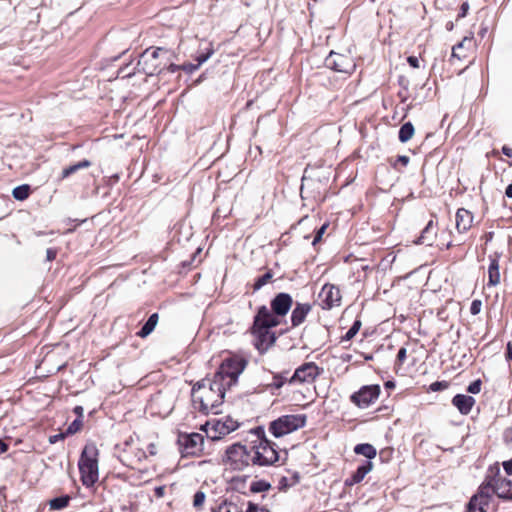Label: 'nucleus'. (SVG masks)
<instances>
[{
    "label": "nucleus",
    "mask_w": 512,
    "mask_h": 512,
    "mask_svg": "<svg viewBox=\"0 0 512 512\" xmlns=\"http://www.w3.org/2000/svg\"><path fill=\"white\" fill-rule=\"evenodd\" d=\"M280 320H276L270 315V310L265 305L257 308L253 319L251 333L256 338L255 347L260 353H265L277 340L276 334L270 329L278 326Z\"/></svg>",
    "instance_id": "nucleus-1"
},
{
    "label": "nucleus",
    "mask_w": 512,
    "mask_h": 512,
    "mask_svg": "<svg viewBox=\"0 0 512 512\" xmlns=\"http://www.w3.org/2000/svg\"><path fill=\"white\" fill-rule=\"evenodd\" d=\"M328 181L329 177L325 176L321 171H310L306 168L301 179L300 194L302 199L323 202L328 189Z\"/></svg>",
    "instance_id": "nucleus-2"
},
{
    "label": "nucleus",
    "mask_w": 512,
    "mask_h": 512,
    "mask_svg": "<svg viewBox=\"0 0 512 512\" xmlns=\"http://www.w3.org/2000/svg\"><path fill=\"white\" fill-rule=\"evenodd\" d=\"M99 450L94 442H88L80 455L78 468L82 484L89 488L94 486L99 478Z\"/></svg>",
    "instance_id": "nucleus-3"
},
{
    "label": "nucleus",
    "mask_w": 512,
    "mask_h": 512,
    "mask_svg": "<svg viewBox=\"0 0 512 512\" xmlns=\"http://www.w3.org/2000/svg\"><path fill=\"white\" fill-rule=\"evenodd\" d=\"M202 389H205V379L198 381L192 387L191 397L194 406L204 415L209 413L218 414L224 398L220 394L211 392V390L201 392Z\"/></svg>",
    "instance_id": "nucleus-4"
},
{
    "label": "nucleus",
    "mask_w": 512,
    "mask_h": 512,
    "mask_svg": "<svg viewBox=\"0 0 512 512\" xmlns=\"http://www.w3.org/2000/svg\"><path fill=\"white\" fill-rule=\"evenodd\" d=\"M252 444L234 443L227 447L223 463L232 470L242 471L249 465H254Z\"/></svg>",
    "instance_id": "nucleus-5"
},
{
    "label": "nucleus",
    "mask_w": 512,
    "mask_h": 512,
    "mask_svg": "<svg viewBox=\"0 0 512 512\" xmlns=\"http://www.w3.org/2000/svg\"><path fill=\"white\" fill-rule=\"evenodd\" d=\"M306 419L305 414L283 415L270 423L269 431L274 437L280 438L303 428L306 424Z\"/></svg>",
    "instance_id": "nucleus-6"
},
{
    "label": "nucleus",
    "mask_w": 512,
    "mask_h": 512,
    "mask_svg": "<svg viewBox=\"0 0 512 512\" xmlns=\"http://www.w3.org/2000/svg\"><path fill=\"white\" fill-rule=\"evenodd\" d=\"M160 53H167V50L160 47L146 49L139 57L136 70L147 76L161 74L163 68L161 67L162 62L159 60Z\"/></svg>",
    "instance_id": "nucleus-7"
},
{
    "label": "nucleus",
    "mask_w": 512,
    "mask_h": 512,
    "mask_svg": "<svg viewBox=\"0 0 512 512\" xmlns=\"http://www.w3.org/2000/svg\"><path fill=\"white\" fill-rule=\"evenodd\" d=\"M276 444L268 439H261L256 444H252L254 465L257 466H270L279 460V454L275 449Z\"/></svg>",
    "instance_id": "nucleus-8"
},
{
    "label": "nucleus",
    "mask_w": 512,
    "mask_h": 512,
    "mask_svg": "<svg viewBox=\"0 0 512 512\" xmlns=\"http://www.w3.org/2000/svg\"><path fill=\"white\" fill-rule=\"evenodd\" d=\"M246 362L238 358H228L222 362L217 370L218 378H222L228 388L235 385L239 375L243 372Z\"/></svg>",
    "instance_id": "nucleus-9"
},
{
    "label": "nucleus",
    "mask_w": 512,
    "mask_h": 512,
    "mask_svg": "<svg viewBox=\"0 0 512 512\" xmlns=\"http://www.w3.org/2000/svg\"><path fill=\"white\" fill-rule=\"evenodd\" d=\"M178 444L182 457L199 456L203 451L204 437L200 433H180Z\"/></svg>",
    "instance_id": "nucleus-10"
},
{
    "label": "nucleus",
    "mask_w": 512,
    "mask_h": 512,
    "mask_svg": "<svg viewBox=\"0 0 512 512\" xmlns=\"http://www.w3.org/2000/svg\"><path fill=\"white\" fill-rule=\"evenodd\" d=\"M322 368H319L314 362H306L300 365L289 377L288 384H311L321 374Z\"/></svg>",
    "instance_id": "nucleus-11"
},
{
    "label": "nucleus",
    "mask_w": 512,
    "mask_h": 512,
    "mask_svg": "<svg viewBox=\"0 0 512 512\" xmlns=\"http://www.w3.org/2000/svg\"><path fill=\"white\" fill-rule=\"evenodd\" d=\"M380 395L379 385H367L350 396V400L359 408H367L373 404Z\"/></svg>",
    "instance_id": "nucleus-12"
},
{
    "label": "nucleus",
    "mask_w": 512,
    "mask_h": 512,
    "mask_svg": "<svg viewBox=\"0 0 512 512\" xmlns=\"http://www.w3.org/2000/svg\"><path fill=\"white\" fill-rule=\"evenodd\" d=\"M319 299L320 306L324 310H330L333 307L340 306L342 299L340 289L333 284L327 283L322 287L319 293Z\"/></svg>",
    "instance_id": "nucleus-13"
},
{
    "label": "nucleus",
    "mask_w": 512,
    "mask_h": 512,
    "mask_svg": "<svg viewBox=\"0 0 512 512\" xmlns=\"http://www.w3.org/2000/svg\"><path fill=\"white\" fill-rule=\"evenodd\" d=\"M293 305V298L290 294L280 292L270 302V315L276 320L287 315Z\"/></svg>",
    "instance_id": "nucleus-14"
},
{
    "label": "nucleus",
    "mask_w": 512,
    "mask_h": 512,
    "mask_svg": "<svg viewBox=\"0 0 512 512\" xmlns=\"http://www.w3.org/2000/svg\"><path fill=\"white\" fill-rule=\"evenodd\" d=\"M325 66L333 71L350 73L354 69L352 60L343 54L331 51L325 59Z\"/></svg>",
    "instance_id": "nucleus-15"
},
{
    "label": "nucleus",
    "mask_w": 512,
    "mask_h": 512,
    "mask_svg": "<svg viewBox=\"0 0 512 512\" xmlns=\"http://www.w3.org/2000/svg\"><path fill=\"white\" fill-rule=\"evenodd\" d=\"M494 477L495 494L501 499L512 500V478L507 479L502 477L498 467L495 468Z\"/></svg>",
    "instance_id": "nucleus-16"
},
{
    "label": "nucleus",
    "mask_w": 512,
    "mask_h": 512,
    "mask_svg": "<svg viewBox=\"0 0 512 512\" xmlns=\"http://www.w3.org/2000/svg\"><path fill=\"white\" fill-rule=\"evenodd\" d=\"M491 475H487L485 481L480 485L478 492L474 495L479 498L481 504L489 505L492 493H495V477L491 469Z\"/></svg>",
    "instance_id": "nucleus-17"
},
{
    "label": "nucleus",
    "mask_w": 512,
    "mask_h": 512,
    "mask_svg": "<svg viewBox=\"0 0 512 512\" xmlns=\"http://www.w3.org/2000/svg\"><path fill=\"white\" fill-rule=\"evenodd\" d=\"M312 310L310 303L296 302L294 309L291 313V325L292 327L300 326L306 319L307 315Z\"/></svg>",
    "instance_id": "nucleus-18"
},
{
    "label": "nucleus",
    "mask_w": 512,
    "mask_h": 512,
    "mask_svg": "<svg viewBox=\"0 0 512 512\" xmlns=\"http://www.w3.org/2000/svg\"><path fill=\"white\" fill-rule=\"evenodd\" d=\"M373 464L371 461H363L355 472L351 474L349 478L345 480L346 486H354L358 483H360L364 477L372 470Z\"/></svg>",
    "instance_id": "nucleus-19"
},
{
    "label": "nucleus",
    "mask_w": 512,
    "mask_h": 512,
    "mask_svg": "<svg viewBox=\"0 0 512 512\" xmlns=\"http://www.w3.org/2000/svg\"><path fill=\"white\" fill-rule=\"evenodd\" d=\"M475 399L472 396L465 394H457L452 398V405L455 406L462 415H468L474 404Z\"/></svg>",
    "instance_id": "nucleus-20"
},
{
    "label": "nucleus",
    "mask_w": 512,
    "mask_h": 512,
    "mask_svg": "<svg viewBox=\"0 0 512 512\" xmlns=\"http://www.w3.org/2000/svg\"><path fill=\"white\" fill-rule=\"evenodd\" d=\"M473 214L465 209L459 208L456 212V229L459 233H466L472 226Z\"/></svg>",
    "instance_id": "nucleus-21"
},
{
    "label": "nucleus",
    "mask_w": 512,
    "mask_h": 512,
    "mask_svg": "<svg viewBox=\"0 0 512 512\" xmlns=\"http://www.w3.org/2000/svg\"><path fill=\"white\" fill-rule=\"evenodd\" d=\"M233 431L232 426H226V423L217 420L211 424V427L209 430H206L207 437L214 441L219 440L222 438V436H225Z\"/></svg>",
    "instance_id": "nucleus-22"
},
{
    "label": "nucleus",
    "mask_w": 512,
    "mask_h": 512,
    "mask_svg": "<svg viewBox=\"0 0 512 512\" xmlns=\"http://www.w3.org/2000/svg\"><path fill=\"white\" fill-rule=\"evenodd\" d=\"M436 237V228L433 220H430L424 229L421 231L420 236L415 241L416 244H424L427 246H431Z\"/></svg>",
    "instance_id": "nucleus-23"
},
{
    "label": "nucleus",
    "mask_w": 512,
    "mask_h": 512,
    "mask_svg": "<svg viewBox=\"0 0 512 512\" xmlns=\"http://www.w3.org/2000/svg\"><path fill=\"white\" fill-rule=\"evenodd\" d=\"M499 257L500 255L497 253L489 256L490 264L488 267V284L491 286H496L500 282Z\"/></svg>",
    "instance_id": "nucleus-24"
},
{
    "label": "nucleus",
    "mask_w": 512,
    "mask_h": 512,
    "mask_svg": "<svg viewBox=\"0 0 512 512\" xmlns=\"http://www.w3.org/2000/svg\"><path fill=\"white\" fill-rule=\"evenodd\" d=\"M227 388V383L222 378H218L217 373L214 374L212 380H205V390H211V392L220 394L223 398ZM202 390L204 391V389Z\"/></svg>",
    "instance_id": "nucleus-25"
},
{
    "label": "nucleus",
    "mask_w": 512,
    "mask_h": 512,
    "mask_svg": "<svg viewBox=\"0 0 512 512\" xmlns=\"http://www.w3.org/2000/svg\"><path fill=\"white\" fill-rule=\"evenodd\" d=\"M92 165L91 161L88 159H83L79 161L78 163L72 164L66 168H64L58 178L59 181H62L71 175L75 174L81 169L89 168Z\"/></svg>",
    "instance_id": "nucleus-26"
},
{
    "label": "nucleus",
    "mask_w": 512,
    "mask_h": 512,
    "mask_svg": "<svg viewBox=\"0 0 512 512\" xmlns=\"http://www.w3.org/2000/svg\"><path fill=\"white\" fill-rule=\"evenodd\" d=\"M159 321V314L153 313L147 319V321L143 324L141 329L136 333V335L140 338H146L149 336L155 329L157 323Z\"/></svg>",
    "instance_id": "nucleus-27"
},
{
    "label": "nucleus",
    "mask_w": 512,
    "mask_h": 512,
    "mask_svg": "<svg viewBox=\"0 0 512 512\" xmlns=\"http://www.w3.org/2000/svg\"><path fill=\"white\" fill-rule=\"evenodd\" d=\"M354 452L357 455H363L364 457H366L367 458L366 461H370L371 459L375 458L377 455L376 448L369 443L357 444L354 447Z\"/></svg>",
    "instance_id": "nucleus-28"
},
{
    "label": "nucleus",
    "mask_w": 512,
    "mask_h": 512,
    "mask_svg": "<svg viewBox=\"0 0 512 512\" xmlns=\"http://www.w3.org/2000/svg\"><path fill=\"white\" fill-rule=\"evenodd\" d=\"M415 129L411 122L404 123L398 133L399 141L402 143L408 142L414 135Z\"/></svg>",
    "instance_id": "nucleus-29"
},
{
    "label": "nucleus",
    "mask_w": 512,
    "mask_h": 512,
    "mask_svg": "<svg viewBox=\"0 0 512 512\" xmlns=\"http://www.w3.org/2000/svg\"><path fill=\"white\" fill-rule=\"evenodd\" d=\"M71 497L69 495H62L55 497L49 501V507L51 510H62L68 507Z\"/></svg>",
    "instance_id": "nucleus-30"
},
{
    "label": "nucleus",
    "mask_w": 512,
    "mask_h": 512,
    "mask_svg": "<svg viewBox=\"0 0 512 512\" xmlns=\"http://www.w3.org/2000/svg\"><path fill=\"white\" fill-rule=\"evenodd\" d=\"M31 192V188L28 184H23L15 187L12 191L13 197L18 201L26 200Z\"/></svg>",
    "instance_id": "nucleus-31"
},
{
    "label": "nucleus",
    "mask_w": 512,
    "mask_h": 512,
    "mask_svg": "<svg viewBox=\"0 0 512 512\" xmlns=\"http://www.w3.org/2000/svg\"><path fill=\"white\" fill-rule=\"evenodd\" d=\"M272 270H267L263 275L257 277L253 284V291L260 290L263 286H265L268 282L273 278Z\"/></svg>",
    "instance_id": "nucleus-32"
},
{
    "label": "nucleus",
    "mask_w": 512,
    "mask_h": 512,
    "mask_svg": "<svg viewBox=\"0 0 512 512\" xmlns=\"http://www.w3.org/2000/svg\"><path fill=\"white\" fill-rule=\"evenodd\" d=\"M288 380L287 372L276 373L273 375V382L268 385V388L280 389L285 383H288Z\"/></svg>",
    "instance_id": "nucleus-33"
},
{
    "label": "nucleus",
    "mask_w": 512,
    "mask_h": 512,
    "mask_svg": "<svg viewBox=\"0 0 512 512\" xmlns=\"http://www.w3.org/2000/svg\"><path fill=\"white\" fill-rule=\"evenodd\" d=\"M271 484L266 480L253 481L250 485V492L260 493L271 489Z\"/></svg>",
    "instance_id": "nucleus-34"
},
{
    "label": "nucleus",
    "mask_w": 512,
    "mask_h": 512,
    "mask_svg": "<svg viewBox=\"0 0 512 512\" xmlns=\"http://www.w3.org/2000/svg\"><path fill=\"white\" fill-rule=\"evenodd\" d=\"M362 326V323L359 319H356L352 326L349 328V330L345 333V335L342 336L341 342L350 341L354 338V336L359 332L360 328Z\"/></svg>",
    "instance_id": "nucleus-35"
},
{
    "label": "nucleus",
    "mask_w": 512,
    "mask_h": 512,
    "mask_svg": "<svg viewBox=\"0 0 512 512\" xmlns=\"http://www.w3.org/2000/svg\"><path fill=\"white\" fill-rule=\"evenodd\" d=\"M480 502L479 498L472 496L467 505V512H486L485 507L488 505L481 504Z\"/></svg>",
    "instance_id": "nucleus-36"
},
{
    "label": "nucleus",
    "mask_w": 512,
    "mask_h": 512,
    "mask_svg": "<svg viewBox=\"0 0 512 512\" xmlns=\"http://www.w3.org/2000/svg\"><path fill=\"white\" fill-rule=\"evenodd\" d=\"M246 485V477L236 476L233 477L230 481V486L232 490L242 492V489L245 488Z\"/></svg>",
    "instance_id": "nucleus-37"
},
{
    "label": "nucleus",
    "mask_w": 512,
    "mask_h": 512,
    "mask_svg": "<svg viewBox=\"0 0 512 512\" xmlns=\"http://www.w3.org/2000/svg\"><path fill=\"white\" fill-rule=\"evenodd\" d=\"M82 425H83V422L81 419H75L72 423L69 424V426L67 427L65 432L67 435H73V434L77 433L78 431H80V429L82 428Z\"/></svg>",
    "instance_id": "nucleus-38"
},
{
    "label": "nucleus",
    "mask_w": 512,
    "mask_h": 512,
    "mask_svg": "<svg viewBox=\"0 0 512 512\" xmlns=\"http://www.w3.org/2000/svg\"><path fill=\"white\" fill-rule=\"evenodd\" d=\"M449 383L447 381H436L430 384L429 390L432 392H438L447 389Z\"/></svg>",
    "instance_id": "nucleus-39"
},
{
    "label": "nucleus",
    "mask_w": 512,
    "mask_h": 512,
    "mask_svg": "<svg viewBox=\"0 0 512 512\" xmlns=\"http://www.w3.org/2000/svg\"><path fill=\"white\" fill-rule=\"evenodd\" d=\"M482 381L477 379L471 382L467 387V392L471 394H478L481 391Z\"/></svg>",
    "instance_id": "nucleus-40"
},
{
    "label": "nucleus",
    "mask_w": 512,
    "mask_h": 512,
    "mask_svg": "<svg viewBox=\"0 0 512 512\" xmlns=\"http://www.w3.org/2000/svg\"><path fill=\"white\" fill-rule=\"evenodd\" d=\"M205 498H206V495H205L204 492L197 491L194 494V497H193V505H194V507H196V508L201 507L204 504Z\"/></svg>",
    "instance_id": "nucleus-41"
},
{
    "label": "nucleus",
    "mask_w": 512,
    "mask_h": 512,
    "mask_svg": "<svg viewBox=\"0 0 512 512\" xmlns=\"http://www.w3.org/2000/svg\"><path fill=\"white\" fill-rule=\"evenodd\" d=\"M410 161V158L406 155H399L395 158V160L393 162H391V166L394 168V169H397V165L398 164H401L403 166H407L408 163Z\"/></svg>",
    "instance_id": "nucleus-42"
},
{
    "label": "nucleus",
    "mask_w": 512,
    "mask_h": 512,
    "mask_svg": "<svg viewBox=\"0 0 512 512\" xmlns=\"http://www.w3.org/2000/svg\"><path fill=\"white\" fill-rule=\"evenodd\" d=\"M213 52H214L213 49L210 48L205 53H200L199 55H197V57H196L197 64H199V66H201L203 63H205L211 57Z\"/></svg>",
    "instance_id": "nucleus-43"
},
{
    "label": "nucleus",
    "mask_w": 512,
    "mask_h": 512,
    "mask_svg": "<svg viewBox=\"0 0 512 512\" xmlns=\"http://www.w3.org/2000/svg\"><path fill=\"white\" fill-rule=\"evenodd\" d=\"M328 227V224H323L317 231L313 238L312 245L315 246L318 242L321 241L323 234L325 233L326 229Z\"/></svg>",
    "instance_id": "nucleus-44"
},
{
    "label": "nucleus",
    "mask_w": 512,
    "mask_h": 512,
    "mask_svg": "<svg viewBox=\"0 0 512 512\" xmlns=\"http://www.w3.org/2000/svg\"><path fill=\"white\" fill-rule=\"evenodd\" d=\"M246 512H270V511L268 508H266L264 506L259 508L258 504H255L253 502H248Z\"/></svg>",
    "instance_id": "nucleus-45"
},
{
    "label": "nucleus",
    "mask_w": 512,
    "mask_h": 512,
    "mask_svg": "<svg viewBox=\"0 0 512 512\" xmlns=\"http://www.w3.org/2000/svg\"><path fill=\"white\" fill-rule=\"evenodd\" d=\"M481 307H482V302L480 300H478V299L473 300L471 303V306H470V313L472 315L479 314L481 311Z\"/></svg>",
    "instance_id": "nucleus-46"
},
{
    "label": "nucleus",
    "mask_w": 512,
    "mask_h": 512,
    "mask_svg": "<svg viewBox=\"0 0 512 512\" xmlns=\"http://www.w3.org/2000/svg\"><path fill=\"white\" fill-rule=\"evenodd\" d=\"M199 64H193V63H184L181 65V70L185 71L186 73H193L199 68Z\"/></svg>",
    "instance_id": "nucleus-47"
},
{
    "label": "nucleus",
    "mask_w": 512,
    "mask_h": 512,
    "mask_svg": "<svg viewBox=\"0 0 512 512\" xmlns=\"http://www.w3.org/2000/svg\"><path fill=\"white\" fill-rule=\"evenodd\" d=\"M66 436H68V435L66 434V432L58 433V434H55V435H51V436L49 437V443H50V444H55V443H57V442H59V441L64 440Z\"/></svg>",
    "instance_id": "nucleus-48"
},
{
    "label": "nucleus",
    "mask_w": 512,
    "mask_h": 512,
    "mask_svg": "<svg viewBox=\"0 0 512 512\" xmlns=\"http://www.w3.org/2000/svg\"><path fill=\"white\" fill-rule=\"evenodd\" d=\"M252 433L257 436L258 443L261 441V439H267L265 436V431L263 427H256L252 430Z\"/></svg>",
    "instance_id": "nucleus-49"
},
{
    "label": "nucleus",
    "mask_w": 512,
    "mask_h": 512,
    "mask_svg": "<svg viewBox=\"0 0 512 512\" xmlns=\"http://www.w3.org/2000/svg\"><path fill=\"white\" fill-rule=\"evenodd\" d=\"M406 357H407V350H406V348L401 347L397 353V361L399 363H403L405 361Z\"/></svg>",
    "instance_id": "nucleus-50"
},
{
    "label": "nucleus",
    "mask_w": 512,
    "mask_h": 512,
    "mask_svg": "<svg viewBox=\"0 0 512 512\" xmlns=\"http://www.w3.org/2000/svg\"><path fill=\"white\" fill-rule=\"evenodd\" d=\"M291 484L288 482V478L283 476L279 480V490L285 491L287 488H289Z\"/></svg>",
    "instance_id": "nucleus-51"
},
{
    "label": "nucleus",
    "mask_w": 512,
    "mask_h": 512,
    "mask_svg": "<svg viewBox=\"0 0 512 512\" xmlns=\"http://www.w3.org/2000/svg\"><path fill=\"white\" fill-rule=\"evenodd\" d=\"M57 256V250L54 248H48L46 250V259L47 261H53Z\"/></svg>",
    "instance_id": "nucleus-52"
},
{
    "label": "nucleus",
    "mask_w": 512,
    "mask_h": 512,
    "mask_svg": "<svg viewBox=\"0 0 512 512\" xmlns=\"http://www.w3.org/2000/svg\"><path fill=\"white\" fill-rule=\"evenodd\" d=\"M469 10V4L467 2L462 3L460 7V12L458 14V18H463L467 15V12Z\"/></svg>",
    "instance_id": "nucleus-53"
},
{
    "label": "nucleus",
    "mask_w": 512,
    "mask_h": 512,
    "mask_svg": "<svg viewBox=\"0 0 512 512\" xmlns=\"http://www.w3.org/2000/svg\"><path fill=\"white\" fill-rule=\"evenodd\" d=\"M463 47V43H458L456 46L453 47L452 49V57L453 58H458V59H461V55H460V52H458V50L462 49Z\"/></svg>",
    "instance_id": "nucleus-54"
},
{
    "label": "nucleus",
    "mask_w": 512,
    "mask_h": 512,
    "mask_svg": "<svg viewBox=\"0 0 512 512\" xmlns=\"http://www.w3.org/2000/svg\"><path fill=\"white\" fill-rule=\"evenodd\" d=\"M505 472L512 477V459L503 462Z\"/></svg>",
    "instance_id": "nucleus-55"
},
{
    "label": "nucleus",
    "mask_w": 512,
    "mask_h": 512,
    "mask_svg": "<svg viewBox=\"0 0 512 512\" xmlns=\"http://www.w3.org/2000/svg\"><path fill=\"white\" fill-rule=\"evenodd\" d=\"M407 62L408 64L413 67V68H418L419 67V60L417 57L415 56H409L407 58Z\"/></svg>",
    "instance_id": "nucleus-56"
},
{
    "label": "nucleus",
    "mask_w": 512,
    "mask_h": 512,
    "mask_svg": "<svg viewBox=\"0 0 512 512\" xmlns=\"http://www.w3.org/2000/svg\"><path fill=\"white\" fill-rule=\"evenodd\" d=\"M73 412L77 415V418L76 419H83V414H84V409L82 406H75L74 409H73Z\"/></svg>",
    "instance_id": "nucleus-57"
},
{
    "label": "nucleus",
    "mask_w": 512,
    "mask_h": 512,
    "mask_svg": "<svg viewBox=\"0 0 512 512\" xmlns=\"http://www.w3.org/2000/svg\"><path fill=\"white\" fill-rule=\"evenodd\" d=\"M155 496L158 498H161L165 494V487L164 486H158L154 489Z\"/></svg>",
    "instance_id": "nucleus-58"
},
{
    "label": "nucleus",
    "mask_w": 512,
    "mask_h": 512,
    "mask_svg": "<svg viewBox=\"0 0 512 512\" xmlns=\"http://www.w3.org/2000/svg\"><path fill=\"white\" fill-rule=\"evenodd\" d=\"M224 423H226V426H232L233 431L236 430L239 426V424L230 417H228Z\"/></svg>",
    "instance_id": "nucleus-59"
},
{
    "label": "nucleus",
    "mask_w": 512,
    "mask_h": 512,
    "mask_svg": "<svg viewBox=\"0 0 512 512\" xmlns=\"http://www.w3.org/2000/svg\"><path fill=\"white\" fill-rule=\"evenodd\" d=\"M167 70L170 73H175V72L181 70V65H177V64L171 63V64L168 65Z\"/></svg>",
    "instance_id": "nucleus-60"
},
{
    "label": "nucleus",
    "mask_w": 512,
    "mask_h": 512,
    "mask_svg": "<svg viewBox=\"0 0 512 512\" xmlns=\"http://www.w3.org/2000/svg\"><path fill=\"white\" fill-rule=\"evenodd\" d=\"M501 151H502V153H503L505 156H507V157H509V158H512V148H510V147H508V146L504 145V146L502 147Z\"/></svg>",
    "instance_id": "nucleus-61"
},
{
    "label": "nucleus",
    "mask_w": 512,
    "mask_h": 512,
    "mask_svg": "<svg viewBox=\"0 0 512 512\" xmlns=\"http://www.w3.org/2000/svg\"><path fill=\"white\" fill-rule=\"evenodd\" d=\"M505 356H506L507 360H512V345H511V343L507 344V350H506Z\"/></svg>",
    "instance_id": "nucleus-62"
},
{
    "label": "nucleus",
    "mask_w": 512,
    "mask_h": 512,
    "mask_svg": "<svg viewBox=\"0 0 512 512\" xmlns=\"http://www.w3.org/2000/svg\"><path fill=\"white\" fill-rule=\"evenodd\" d=\"M219 512H231L226 502L222 503L218 507Z\"/></svg>",
    "instance_id": "nucleus-63"
},
{
    "label": "nucleus",
    "mask_w": 512,
    "mask_h": 512,
    "mask_svg": "<svg viewBox=\"0 0 512 512\" xmlns=\"http://www.w3.org/2000/svg\"><path fill=\"white\" fill-rule=\"evenodd\" d=\"M505 195L512 199V183L509 184L507 187H506V190H505Z\"/></svg>",
    "instance_id": "nucleus-64"
}]
</instances>
